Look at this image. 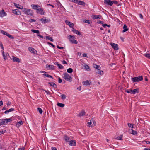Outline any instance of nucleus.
<instances>
[{
    "mask_svg": "<svg viewBox=\"0 0 150 150\" xmlns=\"http://www.w3.org/2000/svg\"><path fill=\"white\" fill-rule=\"evenodd\" d=\"M132 79L133 82H137L142 81L143 79V78L142 76H140L138 77L132 78Z\"/></svg>",
    "mask_w": 150,
    "mask_h": 150,
    "instance_id": "7ed1b4c3",
    "label": "nucleus"
},
{
    "mask_svg": "<svg viewBox=\"0 0 150 150\" xmlns=\"http://www.w3.org/2000/svg\"><path fill=\"white\" fill-rule=\"evenodd\" d=\"M23 124V122L22 121H20L18 122L16 125V126L17 127H19L21 125Z\"/></svg>",
    "mask_w": 150,
    "mask_h": 150,
    "instance_id": "5701e85b",
    "label": "nucleus"
},
{
    "mask_svg": "<svg viewBox=\"0 0 150 150\" xmlns=\"http://www.w3.org/2000/svg\"><path fill=\"white\" fill-rule=\"evenodd\" d=\"M122 135H121L119 136H118L117 137V138L116 139H117V140H122Z\"/></svg>",
    "mask_w": 150,
    "mask_h": 150,
    "instance_id": "a19ab883",
    "label": "nucleus"
},
{
    "mask_svg": "<svg viewBox=\"0 0 150 150\" xmlns=\"http://www.w3.org/2000/svg\"><path fill=\"white\" fill-rule=\"evenodd\" d=\"M62 79L60 78L59 77L58 78V82L59 83H60L62 82Z\"/></svg>",
    "mask_w": 150,
    "mask_h": 150,
    "instance_id": "bf43d9fd",
    "label": "nucleus"
},
{
    "mask_svg": "<svg viewBox=\"0 0 150 150\" xmlns=\"http://www.w3.org/2000/svg\"><path fill=\"white\" fill-rule=\"evenodd\" d=\"M0 46L1 47V48L3 49L4 50V47L3 45V44L1 42L0 43Z\"/></svg>",
    "mask_w": 150,
    "mask_h": 150,
    "instance_id": "4d7b16f0",
    "label": "nucleus"
},
{
    "mask_svg": "<svg viewBox=\"0 0 150 150\" xmlns=\"http://www.w3.org/2000/svg\"><path fill=\"white\" fill-rule=\"evenodd\" d=\"M69 145L71 146H75L76 145V142L74 140H71L69 142Z\"/></svg>",
    "mask_w": 150,
    "mask_h": 150,
    "instance_id": "f3484780",
    "label": "nucleus"
},
{
    "mask_svg": "<svg viewBox=\"0 0 150 150\" xmlns=\"http://www.w3.org/2000/svg\"><path fill=\"white\" fill-rule=\"evenodd\" d=\"M46 38L47 39H48V40H50V41L53 42V39H52V38L49 36H46Z\"/></svg>",
    "mask_w": 150,
    "mask_h": 150,
    "instance_id": "c9c22d12",
    "label": "nucleus"
},
{
    "mask_svg": "<svg viewBox=\"0 0 150 150\" xmlns=\"http://www.w3.org/2000/svg\"><path fill=\"white\" fill-rule=\"evenodd\" d=\"M100 17L101 16L100 15H94L93 16V18L96 19H100Z\"/></svg>",
    "mask_w": 150,
    "mask_h": 150,
    "instance_id": "7c9ffc66",
    "label": "nucleus"
},
{
    "mask_svg": "<svg viewBox=\"0 0 150 150\" xmlns=\"http://www.w3.org/2000/svg\"><path fill=\"white\" fill-rule=\"evenodd\" d=\"M25 148L24 147H22L21 148H20L18 149V150H24Z\"/></svg>",
    "mask_w": 150,
    "mask_h": 150,
    "instance_id": "338daca9",
    "label": "nucleus"
},
{
    "mask_svg": "<svg viewBox=\"0 0 150 150\" xmlns=\"http://www.w3.org/2000/svg\"><path fill=\"white\" fill-rule=\"evenodd\" d=\"M41 21H42V23H47L49 21L47 19H41Z\"/></svg>",
    "mask_w": 150,
    "mask_h": 150,
    "instance_id": "72a5a7b5",
    "label": "nucleus"
},
{
    "mask_svg": "<svg viewBox=\"0 0 150 150\" xmlns=\"http://www.w3.org/2000/svg\"><path fill=\"white\" fill-rule=\"evenodd\" d=\"M66 96L64 94H62L61 95V97L62 99L63 100H64L66 99Z\"/></svg>",
    "mask_w": 150,
    "mask_h": 150,
    "instance_id": "79ce46f5",
    "label": "nucleus"
},
{
    "mask_svg": "<svg viewBox=\"0 0 150 150\" xmlns=\"http://www.w3.org/2000/svg\"><path fill=\"white\" fill-rule=\"evenodd\" d=\"M68 37L70 40H71V39H74L75 38V37L74 36L71 35H69L68 36Z\"/></svg>",
    "mask_w": 150,
    "mask_h": 150,
    "instance_id": "c03bdc74",
    "label": "nucleus"
},
{
    "mask_svg": "<svg viewBox=\"0 0 150 150\" xmlns=\"http://www.w3.org/2000/svg\"><path fill=\"white\" fill-rule=\"evenodd\" d=\"M102 26H103V27H106V26H107V27H110V25H107V24H103L102 25Z\"/></svg>",
    "mask_w": 150,
    "mask_h": 150,
    "instance_id": "3c124183",
    "label": "nucleus"
},
{
    "mask_svg": "<svg viewBox=\"0 0 150 150\" xmlns=\"http://www.w3.org/2000/svg\"><path fill=\"white\" fill-rule=\"evenodd\" d=\"M110 45L115 50H117L118 49V45L117 44L110 43Z\"/></svg>",
    "mask_w": 150,
    "mask_h": 150,
    "instance_id": "0eeeda50",
    "label": "nucleus"
},
{
    "mask_svg": "<svg viewBox=\"0 0 150 150\" xmlns=\"http://www.w3.org/2000/svg\"><path fill=\"white\" fill-rule=\"evenodd\" d=\"M4 120H3L0 119V126L4 124Z\"/></svg>",
    "mask_w": 150,
    "mask_h": 150,
    "instance_id": "37998d69",
    "label": "nucleus"
},
{
    "mask_svg": "<svg viewBox=\"0 0 150 150\" xmlns=\"http://www.w3.org/2000/svg\"><path fill=\"white\" fill-rule=\"evenodd\" d=\"M70 41L72 42V43H74L75 44H77L78 43V41L76 40H70Z\"/></svg>",
    "mask_w": 150,
    "mask_h": 150,
    "instance_id": "ea45409f",
    "label": "nucleus"
},
{
    "mask_svg": "<svg viewBox=\"0 0 150 150\" xmlns=\"http://www.w3.org/2000/svg\"><path fill=\"white\" fill-rule=\"evenodd\" d=\"M37 12L41 15H44L45 14V12H44L43 9L42 8H40L38 9Z\"/></svg>",
    "mask_w": 150,
    "mask_h": 150,
    "instance_id": "4468645a",
    "label": "nucleus"
},
{
    "mask_svg": "<svg viewBox=\"0 0 150 150\" xmlns=\"http://www.w3.org/2000/svg\"><path fill=\"white\" fill-rule=\"evenodd\" d=\"M14 109L13 108H11L9 109L8 110L5 111L4 113L5 114H7L9 113V112L12 111H13Z\"/></svg>",
    "mask_w": 150,
    "mask_h": 150,
    "instance_id": "393cba45",
    "label": "nucleus"
},
{
    "mask_svg": "<svg viewBox=\"0 0 150 150\" xmlns=\"http://www.w3.org/2000/svg\"><path fill=\"white\" fill-rule=\"evenodd\" d=\"M57 105L58 106L61 107H63L64 106V104L60 103H57Z\"/></svg>",
    "mask_w": 150,
    "mask_h": 150,
    "instance_id": "f704fd0d",
    "label": "nucleus"
},
{
    "mask_svg": "<svg viewBox=\"0 0 150 150\" xmlns=\"http://www.w3.org/2000/svg\"><path fill=\"white\" fill-rule=\"evenodd\" d=\"M88 126L91 127L95 126L96 124V122L93 118H92L90 120V122L88 123Z\"/></svg>",
    "mask_w": 150,
    "mask_h": 150,
    "instance_id": "20e7f679",
    "label": "nucleus"
},
{
    "mask_svg": "<svg viewBox=\"0 0 150 150\" xmlns=\"http://www.w3.org/2000/svg\"><path fill=\"white\" fill-rule=\"evenodd\" d=\"M96 73L100 75L103 74V71L100 70V69H99L97 70V71H96Z\"/></svg>",
    "mask_w": 150,
    "mask_h": 150,
    "instance_id": "b1692460",
    "label": "nucleus"
},
{
    "mask_svg": "<svg viewBox=\"0 0 150 150\" xmlns=\"http://www.w3.org/2000/svg\"><path fill=\"white\" fill-rule=\"evenodd\" d=\"M38 110L39 112V113L41 114L43 112L42 110L40 108H38Z\"/></svg>",
    "mask_w": 150,
    "mask_h": 150,
    "instance_id": "de8ad7c7",
    "label": "nucleus"
},
{
    "mask_svg": "<svg viewBox=\"0 0 150 150\" xmlns=\"http://www.w3.org/2000/svg\"><path fill=\"white\" fill-rule=\"evenodd\" d=\"M83 64L84 65L83 66L84 67V69L88 71H90V69L88 65L86 64L85 63Z\"/></svg>",
    "mask_w": 150,
    "mask_h": 150,
    "instance_id": "a211bd4d",
    "label": "nucleus"
},
{
    "mask_svg": "<svg viewBox=\"0 0 150 150\" xmlns=\"http://www.w3.org/2000/svg\"><path fill=\"white\" fill-rule=\"evenodd\" d=\"M52 150H57V149L55 147H52Z\"/></svg>",
    "mask_w": 150,
    "mask_h": 150,
    "instance_id": "774afa93",
    "label": "nucleus"
},
{
    "mask_svg": "<svg viewBox=\"0 0 150 150\" xmlns=\"http://www.w3.org/2000/svg\"><path fill=\"white\" fill-rule=\"evenodd\" d=\"M65 23L67 24L70 27L73 28L74 26L73 23L67 20L65 21Z\"/></svg>",
    "mask_w": 150,
    "mask_h": 150,
    "instance_id": "f8f14e48",
    "label": "nucleus"
},
{
    "mask_svg": "<svg viewBox=\"0 0 150 150\" xmlns=\"http://www.w3.org/2000/svg\"><path fill=\"white\" fill-rule=\"evenodd\" d=\"M113 4H118V2L116 1H112Z\"/></svg>",
    "mask_w": 150,
    "mask_h": 150,
    "instance_id": "e2e57ef3",
    "label": "nucleus"
},
{
    "mask_svg": "<svg viewBox=\"0 0 150 150\" xmlns=\"http://www.w3.org/2000/svg\"><path fill=\"white\" fill-rule=\"evenodd\" d=\"M67 71L69 73H71L73 72V69L71 68H70L67 69Z\"/></svg>",
    "mask_w": 150,
    "mask_h": 150,
    "instance_id": "e433bc0d",
    "label": "nucleus"
},
{
    "mask_svg": "<svg viewBox=\"0 0 150 150\" xmlns=\"http://www.w3.org/2000/svg\"><path fill=\"white\" fill-rule=\"evenodd\" d=\"M2 55L4 57V60H6L7 59V57L8 56H9V54L8 53H4V51L3 50L2 51Z\"/></svg>",
    "mask_w": 150,
    "mask_h": 150,
    "instance_id": "6e6552de",
    "label": "nucleus"
},
{
    "mask_svg": "<svg viewBox=\"0 0 150 150\" xmlns=\"http://www.w3.org/2000/svg\"><path fill=\"white\" fill-rule=\"evenodd\" d=\"M28 50L30 52L34 54H35L37 52V51L33 48L29 47Z\"/></svg>",
    "mask_w": 150,
    "mask_h": 150,
    "instance_id": "ddd939ff",
    "label": "nucleus"
},
{
    "mask_svg": "<svg viewBox=\"0 0 150 150\" xmlns=\"http://www.w3.org/2000/svg\"><path fill=\"white\" fill-rule=\"evenodd\" d=\"M85 112L83 111H81L78 115V116L79 117H81V116H83L85 115Z\"/></svg>",
    "mask_w": 150,
    "mask_h": 150,
    "instance_id": "c85d7f7f",
    "label": "nucleus"
},
{
    "mask_svg": "<svg viewBox=\"0 0 150 150\" xmlns=\"http://www.w3.org/2000/svg\"><path fill=\"white\" fill-rule=\"evenodd\" d=\"M83 84V85H90L91 82H89L88 80H86L82 82Z\"/></svg>",
    "mask_w": 150,
    "mask_h": 150,
    "instance_id": "dca6fc26",
    "label": "nucleus"
},
{
    "mask_svg": "<svg viewBox=\"0 0 150 150\" xmlns=\"http://www.w3.org/2000/svg\"><path fill=\"white\" fill-rule=\"evenodd\" d=\"M83 57H88L87 55L85 53H84L83 54Z\"/></svg>",
    "mask_w": 150,
    "mask_h": 150,
    "instance_id": "0e129e2a",
    "label": "nucleus"
},
{
    "mask_svg": "<svg viewBox=\"0 0 150 150\" xmlns=\"http://www.w3.org/2000/svg\"><path fill=\"white\" fill-rule=\"evenodd\" d=\"M97 23L98 24H103V21H100V20H99L98 21Z\"/></svg>",
    "mask_w": 150,
    "mask_h": 150,
    "instance_id": "6e6d98bb",
    "label": "nucleus"
},
{
    "mask_svg": "<svg viewBox=\"0 0 150 150\" xmlns=\"http://www.w3.org/2000/svg\"><path fill=\"white\" fill-rule=\"evenodd\" d=\"M104 3L108 6H111L113 5L112 1L110 0H104Z\"/></svg>",
    "mask_w": 150,
    "mask_h": 150,
    "instance_id": "423d86ee",
    "label": "nucleus"
},
{
    "mask_svg": "<svg viewBox=\"0 0 150 150\" xmlns=\"http://www.w3.org/2000/svg\"><path fill=\"white\" fill-rule=\"evenodd\" d=\"M36 21V20L35 19H30L29 20V22H35Z\"/></svg>",
    "mask_w": 150,
    "mask_h": 150,
    "instance_id": "5fc2aeb1",
    "label": "nucleus"
},
{
    "mask_svg": "<svg viewBox=\"0 0 150 150\" xmlns=\"http://www.w3.org/2000/svg\"><path fill=\"white\" fill-rule=\"evenodd\" d=\"M126 92H127L128 93H131L132 94V90H131L130 91L127 90L126 91Z\"/></svg>",
    "mask_w": 150,
    "mask_h": 150,
    "instance_id": "052dcab7",
    "label": "nucleus"
},
{
    "mask_svg": "<svg viewBox=\"0 0 150 150\" xmlns=\"http://www.w3.org/2000/svg\"><path fill=\"white\" fill-rule=\"evenodd\" d=\"M123 30H122V32L124 33L127 31L129 29L127 28V27L125 24L123 27Z\"/></svg>",
    "mask_w": 150,
    "mask_h": 150,
    "instance_id": "4be33fe9",
    "label": "nucleus"
},
{
    "mask_svg": "<svg viewBox=\"0 0 150 150\" xmlns=\"http://www.w3.org/2000/svg\"><path fill=\"white\" fill-rule=\"evenodd\" d=\"M128 126L129 127H131L132 128H133V124H131V123H128Z\"/></svg>",
    "mask_w": 150,
    "mask_h": 150,
    "instance_id": "8fccbe9b",
    "label": "nucleus"
},
{
    "mask_svg": "<svg viewBox=\"0 0 150 150\" xmlns=\"http://www.w3.org/2000/svg\"><path fill=\"white\" fill-rule=\"evenodd\" d=\"M72 31L74 33L77 34L79 35H81V33L80 32L76 29H73Z\"/></svg>",
    "mask_w": 150,
    "mask_h": 150,
    "instance_id": "a878e982",
    "label": "nucleus"
},
{
    "mask_svg": "<svg viewBox=\"0 0 150 150\" xmlns=\"http://www.w3.org/2000/svg\"><path fill=\"white\" fill-rule=\"evenodd\" d=\"M11 104V103L10 101H8L7 103V105L8 107L9 105H10Z\"/></svg>",
    "mask_w": 150,
    "mask_h": 150,
    "instance_id": "680f3d73",
    "label": "nucleus"
},
{
    "mask_svg": "<svg viewBox=\"0 0 150 150\" xmlns=\"http://www.w3.org/2000/svg\"><path fill=\"white\" fill-rule=\"evenodd\" d=\"M47 43L49 45H51L53 48H54L55 47V46L53 45L52 43L50 42H48Z\"/></svg>",
    "mask_w": 150,
    "mask_h": 150,
    "instance_id": "864d4df0",
    "label": "nucleus"
},
{
    "mask_svg": "<svg viewBox=\"0 0 150 150\" xmlns=\"http://www.w3.org/2000/svg\"><path fill=\"white\" fill-rule=\"evenodd\" d=\"M43 75L45 76L48 77V78H51L52 79H53V77L52 76L49 74H44Z\"/></svg>",
    "mask_w": 150,
    "mask_h": 150,
    "instance_id": "58836bf2",
    "label": "nucleus"
},
{
    "mask_svg": "<svg viewBox=\"0 0 150 150\" xmlns=\"http://www.w3.org/2000/svg\"><path fill=\"white\" fill-rule=\"evenodd\" d=\"M48 83L51 86L53 87L54 88H56L57 87V85L53 82H49Z\"/></svg>",
    "mask_w": 150,
    "mask_h": 150,
    "instance_id": "c756f323",
    "label": "nucleus"
},
{
    "mask_svg": "<svg viewBox=\"0 0 150 150\" xmlns=\"http://www.w3.org/2000/svg\"><path fill=\"white\" fill-rule=\"evenodd\" d=\"M139 17L142 19H143V16L141 14H140L139 15Z\"/></svg>",
    "mask_w": 150,
    "mask_h": 150,
    "instance_id": "69168bd1",
    "label": "nucleus"
},
{
    "mask_svg": "<svg viewBox=\"0 0 150 150\" xmlns=\"http://www.w3.org/2000/svg\"><path fill=\"white\" fill-rule=\"evenodd\" d=\"M84 21L85 23H88L89 24H91V21H90L89 20H84Z\"/></svg>",
    "mask_w": 150,
    "mask_h": 150,
    "instance_id": "a18cd8bd",
    "label": "nucleus"
},
{
    "mask_svg": "<svg viewBox=\"0 0 150 150\" xmlns=\"http://www.w3.org/2000/svg\"><path fill=\"white\" fill-rule=\"evenodd\" d=\"M54 66L53 65L47 64L46 67L47 69H54Z\"/></svg>",
    "mask_w": 150,
    "mask_h": 150,
    "instance_id": "2eb2a0df",
    "label": "nucleus"
},
{
    "mask_svg": "<svg viewBox=\"0 0 150 150\" xmlns=\"http://www.w3.org/2000/svg\"><path fill=\"white\" fill-rule=\"evenodd\" d=\"M31 6L33 9L36 10L37 11H38V9L40 7V6L33 4H31Z\"/></svg>",
    "mask_w": 150,
    "mask_h": 150,
    "instance_id": "9d476101",
    "label": "nucleus"
},
{
    "mask_svg": "<svg viewBox=\"0 0 150 150\" xmlns=\"http://www.w3.org/2000/svg\"><path fill=\"white\" fill-rule=\"evenodd\" d=\"M93 67L97 70L99 69H101V67L100 66L97 65L96 64H93Z\"/></svg>",
    "mask_w": 150,
    "mask_h": 150,
    "instance_id": "bb28decb",
    "label": "nucleus"
},
{
    "mask_svg": "<svg viewBox=\"0 0 150 150\" xmlns=\"http://www.w3.org/2000/svg\"><path fill=\"white\" fill-rule=\"evenodd\" d=\"M58 67L60 69H62L64 67L63 66L60 64H59V65L58 66Z\"/></svg>",
    "mask_w": 150,
    "mask_h": 150,
    "instance_id": "603ef678",
    "label": "nucleus"
},
{
    "mask_svg": "<svg viewBox=\"0 0 150 150\" xmlns=\"http://www.w3.org/2000/svg\"><path fill=\"white\" fill-rule=\"evenodd\" d=\"M23 12L24 13L28 15H30L31 16H33V11L31 10L28 8H22Z\"/></svg>",
    "mask_w": 150,
    "mask_h": 150,
    "instance_id": "f257e3e1",
    "label": "nucleus"
},
{
    "mask_svg": "<svg viewBox=\"0 0 150 150\" xmlns=\"http://www.w3.org/2000/svg\"><path fill=\"white\" fill-rule=\"evenodd\" d=\"M139 89H138L136 88L134 89L133 90H132V94H134L137 93L138 92Z\"/></svg>",
    "mask_w": 150,
    "mask_h": 150,
    "instance_id": "473e14b6",
    "label": "nucleus"
},
{
    "mask_svg": "<svg viewBox=\"0 0 150 150\" xmlns=\"http://www.w3.org/2000/svg\"><path fill=\"white\" fill-rule=\"evenodd\" d=\"M14 4L15 6L18 8L21 9H22V8H23L22 6H21L17 4L14 3Z\"/></svg>",
    "mask_w": 150,
    "mask_h": 150,
    "instance_id": "cd10ccee",
    "label": "nucleus"
},
{
    "mask_svg": "<svg viewBox=\"0 0 150 150\" xmlns=\"http://www.w3.org/2000/svg\"><path fill=\"white\" fill-rule=\"evenodd\" d=\"M6 130H1L0 131V135L5 133Z\"/></svg>",
    "mask_w": 150,
    "mask_h": 150,
    "instance_id": "13d9d810",
    "label": "nucleus"
},
{
    "mask_svg": "<svg viewBox=\"0 0 150 150\" xmlns=\"http://www.w3.org/2000/svg\"><path fill=\"white\" fill-rule=\"evenodd\" d=\"M132 132L131 133L133 135H136L137 133L136 131L133 130L132 129Z\"/></svg>",
    "mask_w": 150,
    "mask_h": 150,
    "instance_id": "09e8293b",
    "label": "nucleus"
},
{
    "mask_svg": "<svg viewBox=\"0 0 150 150\" xmlns=\"http://www.w3.org/2000/svg\"><path fill=\"white\" fill-rule=\"evenodd\" d=\"M11 59L13 61V62L19 63L20 62V60L19 58L13 56H12Z\"/></svg>",
    "mask_w": 150,
    "mask_h": 150,
    "instance_id": "1a4fd4ad",
    "label": "nucleus"
},
{
    "mask_svg": "<svg viewBox=\"0 0 150 150\" xmlns=\"http://www.w3.org/2000/svg\"><path fill=\"white\" fill-rule=\"evenodd\" d=\"M145 56L150 59V54L146 53L145 54Z\"/></svg>",
    "mask_w": 150,
    "mask_h": 150,
    "instance_id": "49530a36",
    "label": "nucleus"
},
{
    "mask_svg": "<svg viewBox=\"0 0 150 150\" xmlns=\"http://www.w3.org/2000/svg\"><path fill=\"white\" fill-rule=\"evenodd\" d=\"M7 15V14L2 9L0 11V17H3L4 16H6Z\"/></svg>",
    "mask_w": 150,
    "mask_h": 150,
    "instance_id": "9b49d317",
    "label": "nucleus"
},
{
    "mask_svg": "<svg viewBox=\"0 0 150 150\" xmlns=\"http://www.w3.org/2000/svg\"><path fill=\"white\" fill-rule=\"evenodd\" d=\"M64 139L66 141V142H69L70 140V138L69 137L67 136H65L64 137Z\"/></svg>",
    "mask_w": 150,
    "mask_h": 150,
    "instance_id": "2f4dec72",
    "label": "nucleus"
},
{
    "mask_svg": "<svg viewBox=\"0 0 150 150\" xmlns=\"http://www.w3.org/2000/svg\"><path fill=\"white\" fill-rule=\"evenodd\" d=\"M1 32L3 35H6L11 39H13L14 38L13 37L9 34L8 33H7L6 31H5L3 30H1Z\"/></svg>",
    "mask_w": 150,
    "mask_h": 150,
    "instance_id": "39448f33",
    "label": "nucleus"
},
{
    "mask_svg": "<svg viewBox=\"0 0 150 150\" xmlns=\"http://www.w3.org/2000/svg\"><path fill=\"white\" fill-rule=\"evenodd\" d=\"M2 120H4L5 122L6 123H8L12 120V117L8 119H4Z\"/></svg>",
    "mask_w": 150,
    "mask_h": 150,
    "instance_id": "aec40b11",
    "label": "nucleus"
},
{
    "mask_svg": "<svg viewBox=\"0 0 150 150\" xmlns=\"http://www.w3.org/2000/svg\"><path fill=\"white\" fill-rule=\"evenodd\" d=\"M31 31L32 32L36 33L37 34H39L40 33L39 31V30H35L34 29H32L31 30Z\"/></svg>",
    "mask_w": 150,
    "mask_h": 150,
    "instance_id": "4c0bfd02",
    "label": "nucleus"
},
{
    "mask_svg": "<svg viewBox=\"0 0 150 150\" xmlns=\"http://www.w3.org/2000/svg\"><path fill=\"white\" fill-rule=\"evenodd\" d=\"M13 13L14 14L18 15H19L21 14L20 11L18 9L13 10Z\"/></svg>",
    "mask_w": 150,
    "mask_h": 150,
    "instance_id": "6ab92c4d",
    "label": "nucleus"
},
{
    "mask_svg": "<svg viewBox=\"0 0 150 150\" xmlns=\"http://www.w3.org/2000/svg\"><path fill=\"white\" fill-rule=\"evenodd\" d=\"M63 78L66 81L71 82L72 81L71 77L67 73H65L63 74Z\"/></svg>",
    "mask_w": 150,
    "mask_h": 150,
    "instance_id": "f03ea898",
    "label": "nucleus"
},
{
    "mask_svg": "<svg viewBox=\"0 0 150 150\" xmlns=\"http://www.w3.org/2000/svg\"><path fill=\"white\" fill-rule=\"evenodd\" d=\"M76 4H77L79 5L82 6H84L85 5V2L84 1H79L78 0Z\"/></svg>",
    "mask_w": 150,
    "mask_h": 150,
    "instance_id": "412c9836",
    "label": "nucleus"
}]
</instances>
